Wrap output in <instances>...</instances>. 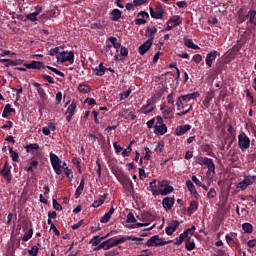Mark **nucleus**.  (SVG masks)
Instances as JSON below:
<instances>
[{
    "label": "nucleus",
    "instance_id": "nucleus-1",
    "mask_svg": "<svg viewBox=\"0 0 256 256\" xmlns=\"http://www.w3.org/2000/svg\"><path fill=\"white\" fill-rule=\"evenodd\" d=\"M50 161L56 175H61V173H63V166H61V160L59 159V156L51 152Z\"/></svg>",
    "mask_w": 256,
    "mask_h": 256
},
{
    "label": "nucleus",
    "instance_id": "nucleus-2",
    "mask_svg": "<svg viewBox=\"0 0 256 256\" xmlns=\"http://www.w3.org/2000/svg\"><path fill=\"white\" fill-rule=\"evenodd\" d=\"M171 241H165L163 238L159 237V235L152 236L148 241V247H163V245H168Z\"/></svg>",
    "mask_w": 256,
    "mask_h": 256
},
{
    "label": "nucleus",
    "instance_id": "nucleus-3",
    "mask_svg": "<svg viewBox=\"0 0 256 256\" xmlns=\"http://www.w3.org/2000/svg\"><path fill=\"white\" fill-rule=\"evenodd\" d=\"M57 61L58 63H66L67 61L69 63H73V61H75V54L73 53V51H62L60 52V55L57 56Z\"/></svg>",
    "mask_w": 256,
    "mask_h": 256
},
{
    "label": "nucleus",
    "instance_id": "nucleus-4",
    "mask_svg": "<svg viewBox=\"0 0 256 256\" xmlns=\"http://www.w3.org/2000/svg\"><path fill=\"white\" fill-rule=\"evenodd\" d=\"M251 145V140L247 137L244 132L238 135V147L241 151H245Z\"/></svg>",
    "mask_w": 256,
    "mask_h": 256
},
{
    "label": "nucleus",
    "instance_id": "nucleus-5",
    "mask_svg": "<svg viewBox=\"0 0 256 256\" xmlns=\"http://www.w3.org/2000/svg\"><path fill=\"white\" fill-rule=\"evenodd\" d=\"M198 165H206L208 171L215 173V163H213V159L207 157H199L197 159Z\"/></svg>",
    "mask_w": 256,
    "mask_h": 256
},
{
    "label": "nucleus",
    "instance_id": "nucleus-6",
    "mask_svg": "<svg viewBox=\"0 0 256 256\" xmlns=\"http://www.w3.org/2000/svg\"><path fill=\"white\" fill-rule=\"evenodd\" d=\"M125 241H127V238H123V236L118 239L110 238L106 240L105 250L107 251L113 247H117V245H121V243H125Z\"/></svg>",
    "mask_w": 256,
    "mask_h": 256
},
{
    "label": "nucleus",
    "instance_id": "nucleus-7",
    "mask_svg": "<svg viewBox=\"0 0 256 256\" xmlns=\"http://www.w3.org/2000/svg\"><path fill=\"white\" fill-rule=\"evenodd\" d=\"M169 193H173V186H170L169 182L162 180L159 186V194L169 195Z\"/></svg>",
    "mask_w": 256,
    "mask_h": 256
},
{
    "label": "nucleus",
    "instance_id": "nucleus-8",
    "mask_svg": "<svg viewBox=\"0 0 256 256\" xmlns=\"http://www.w3.org/2000/svg\"><path fill=\"white\" fill-rule=\"evenodd\" d=\"M153 40L154 38L151 37L148 40H146L142 45L139 46L138 52L140 55H145L149 49L153 46Z\"/></svg>",
    "mask_w": 256,
    "mask_h": 256
},
{
    "label": "nucleus",
    "instance_id": "nucleus-9",
    "mask_svg": "<svg viewBox=\"0 0 256 256\" xmlns=\"http://www.w3.org/2000/svg\"><path fill=\"white\" fill-rule=\"evenodd\" d=\"M173 205H175V197H165L162 200V206L165 211H171V209H173Z\"/></svg>",
    "mask_w": 256,
    "mask_h": 256
},
{
    "label": "nucleus",
    "instance_id": "nucleus-10",
    "mask_svg": "<svg viewBox=\"0 0 256 256\" xmlns=\"http://www.w3.org/2000/svg\"><path fill=\"white\" fill-rule=\"evenodd\" d=\"M217 56H219V52L213 50L210 53L206 55L205 63L208 67H213V61L217 59Z\"/></svg>",
    "mask_w": 256,
    "mask_h": 256
},
{
    "label": "nucleus",
    "instance_id": "nucleus-11",
    "mask_svg": "<svg viewBox=\"0 0 256 256\" xmlns=\"http://www.w3.org/2000/svg\"><path fill=\"white\" fill-rule=\"evenodd\" d=\"M150 16L152 19H163V8L157 6L154 10L150 7Z\"/></svg>",
    "mask_w": 256,
    "mask_h": 256
},
{
    "label": "nucleus",
    "instance_id": "nucleus-12",
    "mask_svg": "<svg viewBox=\"0 0 256 256\" xmlns=\"http://www.w3.org/2000/svg\"><path fill=\"white\" fill-rule=\"evenodd\" d=\"M179 228V221L173 220L165 229L166 234L173 235L175 231Z\"/></svg>",
    "mask_w": 256,
    "mask_h": 256
},
{
    "label": "nucleus",
    "instance_id": "nucleus-13",
    "mask_svg": "<svg viewBox=\"0 0 256 256\" xmlns=\"http://www.w3.org/2000/svg\"><path fill=\"white\" fill-rule=\"evenodd\" d=\"M1 175L7 179L8 182L11 181V166H9V163L5 162L3 169L0 171Z\"/></svg>",
    "mask_w": 256,
    "mask_h": 256
},
{
    "label": "nucleus",
    "instance_id": "nucleus-14",
    "mask_svg": "<svg viewBox=\"0 0 256 256\" xmlns=\"http://www.w3.org/2000/svg\"><path fill=\"white\" fill-rule=\"evenodd\" d=\"M154 133L156 135H165L167 133V125L165 124L154 125Z\"/></svg>",
    "mask_w": 256,
    "mask_h": 256
},
{
    "label": "nucleus",
    "instance_id": "nucleus-15",
    "mask_svg": "<svg viewBox=\"0 0 256 256\" xmlns=\"http://www.w3.org/2000/svg\"><path fill=\"white\" fill-rule=\"evenodd\" d=\"M25 67L27 69H45V65L43 64V62L35 60H33L29 64H25Z\"/></svg>",
    "mask_w": 256,
    "mask_h": 256
},
{
    "label": "nucleus",
    "instance_id": "nucleus-16",
    "mask_svg": "<svg viewBox=\"0 0 256 256\" xmlns=\"http://www.w3.org/2000/svg\"><path fill=\"white\" fill-rule=\"evenodd\" d=\"M187 131H191V125H189V124L179 126L178 128H176L175 133H176V135L181 137V135H185V133H187Z\"/></svg>",
    "mask_w": 256,
    "mask_h": 256
},
{
    "label": "nucleus",
    "instance_id": "nucleus-17",
    "mask_svg": "<svg viewBox=\"0 0 256 256\" xmlns=\"http://www.w3.org/2000/svg\"><path fill=\"white\" fill-rule=\"evenodd\" d=\"M113 213H115V208L111 207L110 210L101 217L100 222L109 223V219H111Z\"/></svg>",
    "mask_w": 256,
    "mask_h": 256
},
{
    "label": "nucleus",
    "instance_id": "nucleus-18",
    "mask_svg": "<svg viewBox=\"0 0 256 256\" xmlns=\"http://www.w3.org/2000/svg\"><path fill=\"white\" fill-rule=\"evenodd\" d=\"M199 92H193V93H190V94H186V95H183V96H180L182 101H191L193 99H197L199 97Z\"/></svg>",
    "mask_w": 256,
    "mask_h": 256
},
{
    "label": "nucleus",
    "instance_id": "nucleus-19",
    "mask_svg": "<svg viewBox=\"0 0 256 256\" xmlns=\"http://www.w3.org/2000/svg\"><path fill=\"white\" fill-rule=\"evenodd\" d=\"M149 188L154 197H157V195H159V188L157 189V180H153L152 182H150Z\"/></svg>",
    "mask_w": 256,
    "mask_h": 256
},
{
    "label": "nucleus",
    "instance_id": "nucleus-20",
    "mask_svg": "<svg viewBox=\"0 0 256 256\" xmlns=\"http://www.w3.org/2000/svg\"><path fill=\"white\" fill-rule=\"evenodd\" d=\"M110 15H111L112 21H119V19L121 18L122 12L119 9H113Z\"/></svg>",
    "mask_w": 256,
    "mask_h": 256
},
{
    "label": "nucleus",
    "instance_id": "nucleus-21",
    "mask_svg": "<svg viewBox=\"0 0 256 256\" xmlns=\"http://www.w3.org/2000/svg\"><path fill=\"white\" fill-rule=\"evenodd\" d=\"M83 189H85V177L81 178L80 184L75 191L76 197H79L83 193Z\"/></svg>",
    "mask_w": 256,
    "mask_h": 256
},
{
    "label": "nucleus",
    "instance_id": "nucleus-22",
    "mask_svg": "<svg viewBox=\"0 0 256 256\" xmlns=\"http://www.w3.org/2000/svg\"><path fill=\"white\" fill-rule=\"evenodd\" d=\"M105 69H106V68L103 67V62H101V63L98 65V67H96V68L94 69V73H95V75H97L98 77H103V75H105Z\"/></svg>",
    "mask_w": 256,
    "mask_h": 256
},
{
    "label": "nucleus",
    "instance_id": "nucleus-23",
    "mask_svg": "<svg viewBox=\"0 0 256 256\" xmlns=\"http://www.w3.org/2000/svg\"><path fill=\"white\" fill-rule=\"evenodd\" d=\"M184 45L188 47L189 49H199V46L193 43L192 39H189L187 37L184 38Z\"/></svg>",
    "mask_w": 256,
    "mask_h": 256
},
{
    "label": "nucleus",
    "instance_id": "nucleus-24",
    "mask_svg": "<svg viewBox=\"0 0 256 256\" xmlns=\"http://www.w3.org/2000/svg\"><path fill=\"white\" fill-rule=\"evenodd\" d=\"M186 187L190 191L191 195H197V189H195V184L191 180L186 181Z\"/></svg>",
    "mask_w": 256,
    "mask_h": 256
},
{
    "label": "nucleus",
    "instance_id": "nucleus-25",
    "mask_svg": "<svg viewBox=\"0 0 256 256\" xmlns=\"http://www.w3.org/2000/svg\"><path fill=\"white\" fill-rule=\"evenodd\" d=\"M255 17H256V11L255 10H250L247 15L246 18L249 19L248 23L255 25Z\"/></svg>",
    "mask_w": 256,
    "mask_h": 256
},
{
    "label": "nucleus",
    "instance_id": "nucleus-26",
    "mask_svg": "<svg viewBox=\"0 0 256 256\" xmlns=\"http://www.w3.org/2000/svg\"><path fill=\"white\" fill-rule=\"evenodd\" d=\"M187 239V232H183L175 239L174 245H181Z\"/></svg>",
    "mask_w": 256,
    "mask_h": 256
},
{
    "label": "nucleus",
    "instance_id": "nucleus-27",
    "mask_svg": "<svg viewBox=\"0 0 256 256\" xmlns=\"http://www.w3.org/2000/svg\"><path fill=\"white\" fill-rule=\"evenodd\" d=\"M0 63H4L5 67H15V65H18L19 63L11 60V59H0Z\"/></svg>",
    "mask_w": 256,
    "mask_h": 256
},
{
    "label": "nucleus",
    "instance_id": "nucleus-28",
    "mask_svg": "<svg viewBox=\"0 0 256 256\" xmlns=\"http://www.w3.org/2000/svg\"><path fill=\"white\" fill-rule=\"evenodd\" d=\"M9 153L11 156L12 161H14L15 163H19V153H17L16 151H13V148H9Z\"/></svg>",
    "mask_w": 256,
    "mask_h": 256
},
{
    "label": "nucleus",
    "instance_id": "nucleus-29",
    "mask_svg": "<svg viewBox=\"0 0 256 256\" xmlns=\"http://www.w3.org/2000/svg\"><path fill=\"white\" fill-rule=\"evenodd\" d=\"M75 109H77V102L73 101L67 108L68 115H75Z\"/></svg>",
    "mask_w": 256,
    "mask_h": 256
},
{
    "label": "nucleus",
    "instance_id": "nucleus-30",
    "mask_svg": "<svg viewBox=\"0 0 256 256\" xmlns=\"http://www.w3.org/2000/svg\"><path fill=\"white\" fill-rule=\"evenodd\" d=\"M199 206L197 205V201L193 200L190 202L189 207L187 208L188 213H193V211H197Z\"/></svg>",
    "mask_w": 256,
    "mask_h": 256
},
{
    "label": "nucleus",
    "instance_id": "nucleus-31",
    "mask_svg": "<svg viewBox=\"0 0 256 256\" xmlns=\"http://www.w3.org/2000/svg\"><path fill=\"white\" fill-rule=\"evenodd\" d=\"M103 203H105V196H101L98 200H95L92 203V207H94V208L101 207V205H103Z\"/></svg>",
    "mask_w": 256,
    "mask_h": 256
},
{
    "label": "nucleus",
    "instance_id": "nucleus-32",
    "mask_svg": "<svg viewBox=\"0 0 256 256\" xmlns=\"http://www.w3.org/2000/svg\"><path fill=\"white\" fill-rule=\"evenodd\" d=\"M153 103H155V96H152L150 99H148L146 105L142 106V109H149V107H155Z\"/></svg>",
    "mask_w": 256,
    "mask_h": 256
},
{
    "label": "nucleus",
    "instance_id": "nucleus-33",
    "mask_svg": "<svg viewBox=\"0 0 256 256\" xmlns=\"http://www.w3.org/2000/svg\"><path fill=\"white\" fill-rule=\"evenodd\" d=\"M25 149H26L27 153H31V151L39 149V144L33 143V144L26 145Z\"/></svg>",
    "mask_w": 256,
    "mask_h": 256
},
{
    "label": "nucleus",
    "instance_id": "nucleus-34",
    "mask_svg": "<svg viewBox=\"0 0 256 256\" xmlns=\"http://www.w3.org/2000/svg\"><path fill=\"white\" fill-rule=\"evenodd\" d=\"M242 229L245 233H253V225H251V223H244Z\"/></svg>",
    "mask_w": 256,
    "mask_h": 256
},
{
    "label": "nucleus",
    "instance_id": "nucleus-35",
    "mask_svg": "<svg viewBox=\"0 0 256 256\" xmlns=\"http://www.w3.org/2000/svg\"><path fill=\"white\" fill-rule=\"evenodd\" d=\"M78 91L80 93H89V91H91V87H89V85L81 84L78 87Z\"/></svg>",
    "mask_w": 256,
    "mask_h": 256
},
{
    "label": "nucleus",
    "instance_id": "nucleus-36",
    "mask_svg": "<svg viewBox=\"0 0 256 256\" xmlns=\"http://www.w3.org/2000/svg\"><path fill=\"white\" fill-rule=\"evenodd\" d=\"M256 181V176H246L244 178V182H246V185L249 187V185H253Z\"/></svg>",
    "mask_w": 256,
    "mask_h": 256
},
{
    "label": "nucleus",
    "instance_id": "nucleus-37",
    "mask_svg": "<svg viewBox=\"0 0 256 256\" xmlns=\"http://www.w3.org/2000/svg\"><path fill=\"white\" fill-rule=\"evenodd\" d=\"M155 33H157V28L151 27V28H148V29L146 30L145 36H146V37H150V39H151V37H153V35H155Z\"/></svg>",
    "mask_w": 256,
    "mask_h": 256
},
{
    "label": "nucleus",
    "instance_id": "nucleus-38",
    "mask_svg": "<svg viewBox=\"0 0 256 256\" xmlns=\"http://www.w3.org/2000/svg\"><path fill=\"white\" fill-rule=\"evenodd\" d=\"M33 237V229H29V231L25 232L22 241H29Z\"/></svg>",
    "mask_w": 256,
    "mask_h": 256
},
{
    "label": "nucleus",
    "instance_id": "nucleus-39",
    "mask_svg": "<svg viewBox=\"0 0 256 256\" xmlns=\"http://www.w3.org/2000/svg\"><path fill=\"white\" fill-rule=\"evenodd\" d=\"M187 251H193L195 249V241L194 240H188L185 245Z\"/></svg>",
    "mask_w": 256,
    "mask_h": 256
},
{
    "label": "nucleus",
    "instance_id": "nucleus-40",
    "mask_svg": "<svg viewBox=\"0 0 256 256\" xmlns=\"http://www.w3.org/2000/svg\"><path fill=\"white\" fill-rule=\"evenodd\" d=\"M109 41H110V43H112L114 49H119V47H121V43L117 42V38L110 37Z\"/></svg>",
    "mask_w": 256,
    "mask_h": 256
},
{
    "label": "nucleus",
    "instance_id": "nucleus-41",
    "mask_svg": "<svg viewBox=\"0 0 256 256\" xmlns=\"http://www.w3.org/2000/svg\"><path fill=\"white\" fill-rule=\"evenodd\" d=\"M208 199H215L217 197V191H215V188H210V190L207 193Z\"/></svg>",
    "mask_w": 256,
    "mask_h": 256
},
{
    "label": "nucleus",
    "instance_id": "nucleus-42",
    "mask_svg": "<svg viewBox=\"0 0 256 256\" xmlns=\"http://www.w3.org/2000/svg\"><path fill=\"white\" fill-rule=\"evenodd\" d=\"M140 111L143 115H149V113H153V111H155V106H150L149 109H143V107H141Z\"/></svg>",
    "mask_w": 256,
    "mask_h": 256
},
{
    "label": "nucleus",
    "instance_id": "nucleus-43",
    "mask_svg": "<svg viewBox=\"0 0 256 256\" xmlns=\"http://www.w3.org/2000/svg\"><path fill=\"white\" fill-rule=\"evenodd\" d=\"M163 149H165V144L160 141L155 148L156 153H163Z\"/></svg>",
    "mask_w": 256,
    "mask_h": 256
},
{
    "label": "nucleus",
    "instance_id": "nucleus-44",
    "mask_svg": "<svg viewBox=\"0 0 256 256\" xmlns=\"http://www.w3.org/2000/svg\"><path fill=\"white\" fill-rule=\"evenodd\" d=\"M101 241H103V239H101V237L94 236L93 239L91 240L92 246L97 247V245H99V243H101Z\"/></svg>",
    "mask_w": 256,
    "mask_h": 256
},
{
    "label": "nucleus",
    "instance_id": "nucleus-45",
    "mask_svg": "<svg viewBox=\"0 0 256 256\" xmlns=\"http://www.w3.org/2000/svg\"><path fill=\"white\" fill-rule=\"evenodd\" d=\"M47 69L52 71V73H55L56 75H59L60 77H65V74H63V72L59 71L57 68L47 66Z\"/></svg>",
    "mask_w": 256,
    "mask_h": 256
},
{
    "label": "nucleus",
    "instance_id": "nucleus-46",
    "mask_svg": "<svg viewBox=\"0 0 256 256\" xmlns=\"http://www.w3.org/2000/svg\"><path fill=\"white\" fill-rule=\"evenodd\" d=\"M29 255L31 256H37L39 254V247L33 246L29 251Z\"/></svg>",
    "mask_w": 256,
    "mask_h": 256
},
{
    "label": "nucleus",
    "instance_id": "nucleus-47",
    "mask_svg": "<svg viewBox=\"0 0 256 256\" xmlns=\"http://www.w3.org/2000/svg\"><path fill=\"white\" fill-rule=\"evenodd\" d=\"M236 187H237V189H241V191H245V189H247L249 186L247 185L245 180H243V181L239 182Z\"/></svg>",
    "mask_w": 256,
    "mask_h": 256
},
{
    "label": "nucleus",
    "instance_id": "nucleus-48",
    "mask_svg": "<svg viewBox=\"0 0 256 256\" xmlns=\"http://www.w3.org/2000/svg\"><path fill=\"white\" fill-rule=\"evenodd\" d=\"M61 49H63L62 47H55V48H52L50 51H49V55H51L52 57H54V55H58V53L60 54L61 52Z\"/></svg>",
    "mask_w": 256,
    "mask_h": 256
},
{
    "label": "nucleus",
    "instance_id": "nucleus-49",
    "mask_svg": "<svg viewBox=\"0 0 256 256\" xmlns=\"http://www.w3.org/2000/svg\"><path fill=\"white\" fill-rule=\"evenodd\" d=\"M137 220L135 219V215L132 212H129L127 215L126 223H135Z\"/></svg>",
    "mask_w": 256,
    "mask_h": 256
},
{
    "label": "nucleus",
    "instance_id": "nucleus-50",
    "mask_svg": "<svg viewBox=\"0 0 256 256\" xmlns=\"http://www.w3.org/2000/svg\"><path fill=\"white\" fill-rule=\"evenodd\" d=\"M181 19V16H174L171 18V22L174 23V27H177V25H181V21H179Z\"/></svg>",
    "mask_w": 256,
    "mask_h": 256
},
{
    "label": "nucleus",
    "instance_id": "nucleus-51",
    "mask_svg": "<svg viewBox=\"0 0 256 256\" xmlns=\"http://www.w3.org/2000/svg\"><path fill=\"white\" fill-rule=\"evenodd\" d=\"M53 208L56 209V211H63V207L56 199H53Z\"/></svg>",
    "mask_w": 256,
    "mask_h": 256
},
{
    "label": "nucleus",
    "instance_id": "nucleus-52",
    "mask_svg": "<svg viewBox=\"0 0 256 256\" xmlns=\"http://www.w3.org/2000/svg\"><path fill=\"white\" fill-rule=\"evenodd\" d=\"M64 171L68 179H73V171L69 167H64Z\"/></svg>",
    "mask_w": 256,
    "mask_h": 256
},
{
    "label": "nucleus",
    "instance_id": "nucleus-53",
    "mask_svg": "<svg viewBox=\"0 0 256 256\" xmlns=\"http://www.w3.org/2000/svg\"><path fill=\"white\" fill-rule=\"evenodd\" d=\"M131 155V145L122 151V157H129Z\"/></svg>",
    "mask_w": 256,
    "mask_h": 256
},
{
    "label": "nucleus",
    "instance_id": "nucleus-54",
    "mask_svg": "<svg viewBox=\"0 0 256 256\" xmlns=\"http://www.w3.org/2000/svg\"><path fill=\"white\" fill-rule=\"evenodd\" d=\"M37 15L33 13H30L26 16V19H28V21H32V22H35L37 21Z\"/></svg>",
    "mask_w": 256,
    "mask_h": 256
},
{
    "label": "nucleus",
    "instance_id": "nucleus-55",
    "mask_svg": "<svg viewBox=\"0 0 256 256\" xmlns=\"http://www.w3.org/2000/svg\"><path fill=\"white\" fill-rule=\"evenodd\" d=\"M131 95V90H127L124 93L120 94V101H124V99H127Z\"/></svg>",
    "mask_w": 256,
    "mask_h": 256
},
{
    "label": "nucleus",
    "instance_id": "nucleus-56",
    "mask_svg": "<svg viewBox=\"0 0 256 256\" xmlns=\"http://www.w3.org/2000/svg\"><path fill=\"white\" fill-rule=\"evenodd\" d=\"M176 105H177V110L180 111L181 109H183V98H181V96L178 98L177 102H176Z\"/></svg>",
    "mask_w": 256,
    "mask_h": 256
},
{
    "label": "nucleus",
    "instance_id": "nucleus-57",
    "mask_svg": "<svg viewBox=\"0 0 256 256\" xmlns=\"http://www.w3.org/2000/svg\"><path fill=\"white\" fill-rule=\"evenodd\" d=\"M113 147H114L116 153H121V151H123V148L117 142L113 143Z\"/></svg>",
    "mask_w": 256,
    "mask_h": 256
},
{
    "label": "nucleus",
    "instance_id": "nucleus-58",
    "mask_svg": "<svg viewBox=\"0 0 256 256\" xmlns=\"http://www.w3.org/2000/svg\"><path fill=\"white\" fill-rule=\"evenodd\" d=\"M194 63H201L203 61V57L200 54H196L193 56Z\"/></svg>",
    "mask_w": 256,
    "mask_h": 256
},
{
    "label": "nucleus",
    "instance_id": "nucleus-59",
    "mask_svg": "<svg viewBox=\"0 0 256 256\" xmlns=\"http://www.w3.org/2000/svg\"><path fill=\"white\" fill-rule=\"evenodd\" d=\"M37 165H38V162H37V161H32V162L30 163V166L28 167L27 171L33 172V170L35 169V167H37Z\"/></svg>",
    "mask_w": 256,
    "mask_h": 256
},
{
    "label": "nucleus",
    "instance_id": "nucleus-60",
    "mask_svg": "<svg viewBox=\"0 0 256 256\" xmlns=\"http://www.w3.org/2000/svg\"><path fill=\"white\" fill-rule=\"evenodd\" d=\"M192 181H193V183H195V185H197L198 187H203V183H201V182L197 179V176L193 175V176H192Z\"/></svg>",
    "mask_w": 256,
    "mask_h": 256
},
{
    "label": "nucleus",
    "instance_id": "nucleus-61",
    "mask_svg": "<svg viewBox=\"0 0 256 256\" xmlns=\"http://www.w3.org/2000/svg\"><path fill=\"white\" fill-rule=\"evenodd\" d=\"M144 151L146 153L145 159H147L149 161V159H151V149H149V147H145Z\"/></svg>",
    "mask_w": 256,
    "mask_h": 256
},
{
    "label": "nucleus",
    "instance_id": "nucleus-62",
    "mask_svg": "<svg viewBox=\"0 0 256 256\" xmlns=\"http://www.w3.org/2000/svg\"><path fill=\"white\" fill-rule=\"evenodd\" d=\"M147 23V20L143 19V18H137L135 20V24L136 25H145Z\"/></svg>",
    "mask_w": 256,
    "mask_h": 256
},
{
    "label": "nucleus",
    "instance_id": "nucleus-63",
    "mask_svg": "<svg viewBox=\"0 0 256 256\" xmlns=\"http://www.w3.org/2000/svg\"><path fill=\"white\" fill-rule=\"evenodd\" d=\"M105 256H117L119 255V252H117V250H111V251H108L104 254Z\"/></svg>",
    "mask_w": 256,
    "mask_h": 256
},
{
    "label": "nucleus",
    "instance_id": "nucleus-64",
    "mask_svg": "<svg viewBox=\"0 0 256 256\" xmlns=\"http://www.w3.org/2000/svg\"><path fill=\"white\" fill-rule=\"evenodd\" d=\"M139 177H140L141 180H143V179H145V177H147L145 175V169L139 168Z\"/></svg>",
    "mask_w": 256,
    "mask_h": 256
}]
</instances>
